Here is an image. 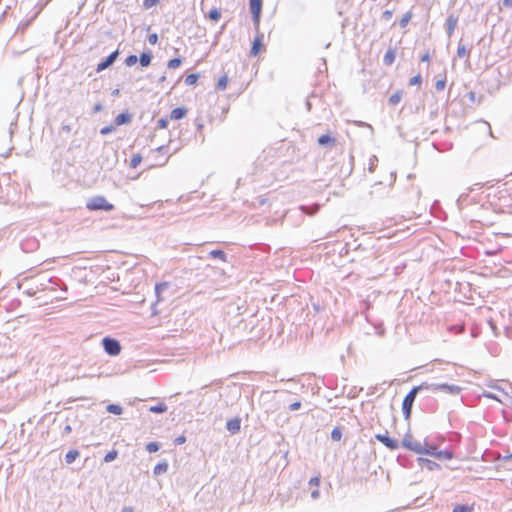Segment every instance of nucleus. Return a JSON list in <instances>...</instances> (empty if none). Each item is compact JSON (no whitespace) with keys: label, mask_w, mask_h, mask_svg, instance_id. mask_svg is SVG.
<instances>
[{"label":"nucleus","mask_w":512,"mask_h":512,"mask_svg":"<svg viewBox=\"0 0 512 512\" xmlns=\"http://www.w3.org/2000/svg\"><path fill=\"white\" fill-rule=\"evenodd\" d=\"M503 6L512 8V0H503Z\"/></svg>","instance_id":"5fc2aeb1"},{"label":"nucleus","mask_w":512,"mask_h":512,"mask_svg":"<svg viewBox=\"0 0 512 512\" xmlns=\"http://www.w3.org/2000/svg\"><path fill=\"white\" fill-rule=\"evenodd\" d=\"M80 453L76 449L69 450L65 455V462L67 464H72L78 457Z\"/></svg>","instance_id":"412c9836"},{"label":"nucleus","mask_w":512,"mask_h":512,"mask_svg":"<svg viewBox=\"0 0 512 512\" xmlns=\"http://www.w3.org/2000/svg\"><path fill=\"white\" fill-rule=\"evenodd\" d=\"M438 451L439 450L437 449V447L435 445L428 444L427 440L425 439V446H424V451H422V455L425 454V455L436 457Z\"/></svg>","instance_id":"6ab92c4d"},{"label":"nucleus","mask_w":512,"mask_h":512,"mask_svg":"<svg viewBox=\"0 0 512 512\" xmlns=\"http://www.w3.org/2000/svg\"><path fill=\"white\" fill-rule=\"evenodd\" d=\"M424 388H427L426 383H421L420 385L413 387L404 397L402 402V412L405 420H408L411 417L412 407L416 396L420 391L425 390Z\"/></svg>","instance_id":"f257e3e1"},{"label":"nucleus","mask_w":512,"mask_h":512,"mask_svg":"<svg viewBox=\"0 0 512 512\" xmlns=\"http://www.w3.org/2000/svg\"><path fill=\"white\" fill-rule=\"evenodd\" d=\"M117 456H118V452L116 450H112L104 456V462H106V463L112 462L117 458Z\"/></svg>","instance_id":"72a5a7b5"},{"label":"nucleus","mask_w":512,"mask_h":512,"mask_svg":"<svg viewBox=\"0 0 512 512\" xmlns=\"http://www.w3.org/2000/svg\"><path fill=\"white\" fill-rule=\"evenodd\" d=\"M152 52L151 51H143L138 58L140 65L142 67H148L152 60Z\"/></svg>","instance_id":"2eb2a0df"},{"label":"nucleus","mask_w":512,"mask_h":512,"mask_svg":"<svg viewBox=\"0 0 512 512\" xmlns=\"http://www.w3.org/2000/svg\"><path fill=\"white\" fill-rule=\"evenodd\" d=\"M168 289V284L167 283H160V284H156L155 286V293L158 297V300H160V295L162 294L163 291L167 290Z\"/></svg>","instance_id":"c85d7f7f"},{"label":"nucleus","mask_w":512,"mask_h":512,"mask_svg":"<svg viewBox=\"0 0 512 512\" xmlns=\"http://www.w3.org/2000/svg\"><path fill=\"white\" fill-rule=\"evenodd\" d=\"M226 429L233 435L237 434L241 429V419L239 417H235L228 420L226 423Z\"/></svg>","instance_id":"1a4fd4ad"},{"label":"nucleus","mask_w":512,"mask_h":512,"mask_svg":"<svg viewBox=\"0 0 512 512\" xmlns=\"http://www.w3.org/2000/svg\"><path fill=\"white\" fill-rule=\"evenodd\" d=\"M310 486H314V487H318L319 484H320V477L319 476H315V477H312L310 480H309V483H308Z\"/></svg>","instance_id":"a18cd8bd"},{"label":"nucleus","mask_w":512,"mask_h":512,"mask_svg":"<svg viewBox=\"0 0 512 512\" xmlns=\"http://www.w3.org/2000/svg\"><path fill=\"white\" fill-rule=\"evenodd\" d=\"M71 431H72V427H71V425L66 424V425L64 426V428H63L62 434H63V435H68V434H70V433H71Z\"/></svg>","instance_id":"3c124183"},{"label":"nucleus","mask_w":512,"mask_h":512,"mask_svg":"<svg viewBox=\"0 0 512 512\" xmlns=\"http://www.w3.org/2000/svg\"><path fill=\"white\" fill-rule=\"evenodd\" d=\"M249 5L253 23L256 27H258L262 11V0H249Z\"/></svg>","instance_id":"423d86ee"},{"label":"nucleus","mask_w":512,"mask_h":512,"mask_svg":"<svg viewBox=\"0 0 512 512\" xmlns=\"http://www.w3.org/2000/svg\"><path fill=\"white\" fill-rule=\"evenodd\" d=\"M402 99V91H396L395 93H393L389 99H388V102L390 105H397Z\"/></svg>","instance_id":"5701e85b"},{"label":"nucleus","mask_w":512,"mask_h":512,"mask_svg":"<svg viewBox=\"0 0 512 512\" xmlns=\"http://www.w3.org/2000/svg\"><path fill=\"white\" fill-rule=\"evenodd\" d=\"M160 0H144L143 1V7L145 9H150L153 6H156L159 3Z\"/></svg>","instance_id":"58836bf2"},{"label":"nucleus","mask_w":512,"mask_h":512,"mask_svg":"<svg viewBox=\"0 0 512 512\" xmlns=\"http://www.w3.org/2000/svg\"><path fill=\"white\" fill-rule=\"evenodd\" d=\"M510 459H512V453L503 458L504 461H508Z\"/></svg>","instance_id":"052dcab7"},{"label":"nucleus","mask_w":512,"mask_h":512,"mask_svg":"<svg viewBox=\"0 0 512 512\" xmlns=\"http://www.w3.org/2000/svg\"><path fill=\"white\" fill-rule=\"evenodd\" d=\"M457 21L458 19L452 14L447 17L445 26L449 37L454 33L457 26Z\"/></svg>","instance_id":"9b49d317"},{"label":"nucleus","mask_w":512,"mask_h":512,"mask_svg":"<svg viewBox=\"0 0 512 512\" xmlns=\"http://www.w3.org/2000/svg\"><path fill=\"white\" fill-rule=\"evenodd\" d=\"M168 470V463L164 460L162 462H159L153 469V474L155 476L162 475L166 473Z\"/></svg>","instance_id":"a211bd4d"},{"label":"nucleus","mask_w":512,"mask_h":512,"mask_svg":"<svg viewBox=\"0 0 512 512\" xmlns=\"http://www.w3.org/2000/svg\"><path fill=\"white\" fill-rule=\"evenodd\" d=\"M168 126V119L167 118H160L157 121V128L158 129H165Z\"/></svg>","instance_id":"79ce46f5"},{"label":"nucleus","mask_w":512,"mask_h":512,"mask_svg":"<svg viewBox=\"0 0 512 512\" xmlns=\"http://www.w3.org/2000/svg\"><path fill=\"white\" fill-rule=\"evenodd\" d=\"M392 15H393V11L391 10H385L383 13H382V19L388 21L392 18Z\"/></svg>","instance_id":"09e8293b"},{"label":"nucleus","mask_w":512,"mask_h":512,"mask_svg":"<svg viewBox=\"0 0 512 512\" xmlns=\"http://www.w3.org/2000/svg\"><path fill=\"white\" fill-rule=\"evenodd\" d=\"M186 442V437L184 435H180L176 437L173 441L175 445H182Z\"/></svg>","instance_id":"de8ad7c7"},{"label":"nucleus","mask_w":512,"mask_h":512,"mask_svg":"<svg viewBox=\"0 0 512 512\" xmlns=\"http://www.w3.org/2000/svg\"><path fill=\"white\" fill-rule=\"evenodd\" d=\"M429 59H430V56H429V54H428V53H425V54H424V55H422V57H421V61H422V62H427V61H429Z\"/></svg>","instance_id":"6e6d98bb"},{"label":"nucleus","mask_w":512,"mask_h":512,"mask_svg":"<svg viewBox=\"0 0 512 512\" xmlns=\"http://www.w3.org/2000/svg\"><path fill=\"white\" fill-rule=\"evenodd\" d=\"M111 95L114 96V97H117L120 95V90L119 89H114L112 92H111Z\"/></svg>","instance_id":"4d7b16f0"},{"label":"nucleus","mask_w":512,"mask_h":512,"mask_svg":"<svg viewBox=\"0 0 512 512\" xmlns=\"http://www.w3.org/2000/svg\"><path fill=\"white\" fill-rule=\"evenodd\" d=\"M317 142L320 146H332L335 144V138L329 134H323L318 138Z\"/></svg>","instance_id":"dca6fc26"},{"label":"nucleus","mask_w":512,"mask_h":512,"mask_svg":"<svg viewBox=\"0 0 512 512\" xmlns=\"http://www.w3.org/2000/svg\"><path fill=\"white\" fill-rule=\"evenodd\" d=\"M102 109H103L102 104L97 103V104H95V105H94V107H93V112L97 113V112L102 111Z\"/></svg>","instance_id":"864d4df0"},{"label":"nucleus","mask_w":512,"mask_h":512,"mask_svg":"<svg viewBox=\"0 0 512 512\" xmlns=\"http://www.w3.org/2000/svg\"><path fill=\"white\" fill-rule=\"evenodd\" d=\"M138 61V57L136 55H129L126 59H125V64L128 66V67H131L133 65H135Z\"/></svg>","instance_id":"f704fd0d"},{"label":"nucleus","mask_w":512,"mask_h":512,"mask_svg":"<svg viewBox=\"0 0 512 512\" xmlns=\"http://www.w3.org/2000/svg\"><path fill=\"white\" fill-rule=\"evenodd\" d=\"M148 42L151 45H155L158 42V35L156 33H152L148 36Z\"/></svg>","instance_id":"49530a36"},{"label":"nucleus","mask_w":512,"mask_h":512,"mask_svg":"<svg viewBox=\"0 0 512 512\" xmlns=\"http://www.w3.org/2000/svg\"><path fill=\"white\" fill-rule=\"evenodd\" d=\"M342 438V431L339 427H335L331 432V439L333 441H340Z\"/></svg>","instance_id":"7c9ffc66"},{"label":"nucleus","mask_w":512,"mask_h":512,"mask_svg":"<svg viewBox=\"0 0 512 512\" xmlns=\"http://www.w3.org/2000/svg\"><path fill=\"white\" fill-rule=\"evenodd\" d=\"M114 130H115V128L112 125L105 126V127L101 128L100 134L108 135V134L112 133Z\"/></svg>","instance_id":"37998d69"},{"label":"nucleus","mask_w":512,"mask_h":512,"mask_svg":"<svg viewBox=\"0 0 512 512\" xmlns=\"http://www.w3.org/2000/svg\"><path fill=\"white\" fill-rule=\"evenodd\" d=\"M118 55H119L118 50H115L114 52L109 54L104 60H102L100 63H98L96 70L98 72H100V71H103V70L107 69L108 67H110L116 61Z\"/></svg>","instance_id":"6e6552de"},{"label":"nucleus","mask_w":512,"mask_h":512,"mask_svg":"<svg viewBox=\"0 0 512 512\" xmlns=\"http://www.w3.org/2000/svg\"><path fill=\"white\" fill-rule=\"evenodd\" d=\"M131 118V114L128 112H122L115 117L114 123L117 126L125 125L131 121Z\"/></svg>","instance_id":"ddd939ff"},{"label":"nucleus","mask_w":512,"mask_h":512,"mask_svg":"<svg viewBox=\"0 0 512 512\" xmlns=\"http://www.w3.org/2000/svg\"><path fill=\"white\" fill-rule=\"evenodd\" d=\"M378 161L377 157L376 156H372L370 158V166H369V171L370 172H373L374 171V168L376 166V162Z\"/></svg>","instance_id":"8fccbe9b"},{"label":"nucleus","mask_w":512,"mask_h":512,"mask_svg":"<svg viewBox=\"0 0 512 512\" xmlns=\"http://www.w3.org/2000/svg\"><path fill=\"white\" fill-rule=\"evenodd\" d=\"M86 208L90 211H112L114 209V205L109 203L104 196L98 195L87 201Z\"/></svg>","instance_id":"7ed1b4c3"},{"label":"nucleus","mask_w":512,"mask_h":512,"mask_svg":"<svg viewBox=\"0 0 512 512\" xmlns=\"http://www.w3.org/2000/svg\"><path fill=\"white\" fill-rule=\"evenodd\" d=\"M228 84V77L226 75L219 78L217 83V89L225 90Z\"/></svg>","instance_id":"2f4dec72"},{"label":"nucleus","mask_w":512,"mask_h":512,"mask_svg":"<svg viewBox=\"0 0 512 512\" xmlns=\"http://www.w3.org/2000/svg\"><path fill=\"white\" fill-rule=\"evenodd\" d=\"M452 512H472V508L467 505H456Z\"/></svg>","instance_id":"c9c22d12"},{"label":"nucleus","mask_w":512,"mask_h":512,"mask_svg":"<svg viewBox=\"0 0 512 512\" xmlns=\"http://www.w3.org/2000/svg\"><path fill=\"white\" fill-rule=\"evenodd\" d=\"M301 209H302L305 213H307V214H313V213L315 212V211H313V212H309V211H308V207H306V206H302V207H301Z\"/></svg>","instance_id":"13d9d810"},{"label":"nucleus","mask_w":512,"mask_h":512,"mask_svg":"<svg viewBox=\"0 0 512 512\" xmlns=\"http://www.w3.org/2000/svg\"><path fill=\"white\" fill-rule=\"evenodd\" d=\"M211 258L219 259L223 262H227V254L220 249H215L209 252Z\"/></svg>","instance_id":"aec40b11"},{"label":"nucleus","mask_w":512,"mask_h":512,"mask_svg":"<svg viewBox=\"0 0 512 512\" xmlns=\"http://www.w3.org/2000/svg\"><path fill=\"white\" fill-rule=\"evenodd\" d=\"M106 409L109 413L115 415H120L123 412V408L117 404H109Z\"/></svg>","instance_id":"a878e982"},{"label":"nucleus","mask_w":512,"mask_h":512,"mask_svg":"<svg viewBox=\"0 0 512 512\" xmlns=\"http://www.w3.org/2000/svg\"><path fill=\"white\" fill-rule=\"evenodd\" d=\"M422 82V77L420 74H417L415 75L414 77H412L409 81V85L411 86H414V85H420Z\"/></svg>","instance_id":"ea45409f"},{"label":"nucleus","mask_w":512,"mask_h":512,"mask_svg":"<svg viewBox=\"0 0 512 512\" xmlns=\"http://www.w3.org/2000/svg\"><path fill=\"white\" fill-rule=\"evenodd\" d=\"M435 458L438 460H450L453 458V452L450 450H441L437 452Z\"/></svg>","instance_id":"4be33fe9"},{"label":"nucleus","mask_w":512,"mask_h":512,"mask_svg":"<svg viewBox=\"0 0 512 512\" xmlns=\"http://www.w3.org/2000/svg\"><path fill=\"white\" fill-rule=\"evenodd\" d=\"M320 497V492H319V489L316 487V489H314L312 492H311V498L316 500Z\"/></svg>","instance_id":"603ef678"},{"label":"nucleus","mask_w":512,"mask_h":512,"mask_svg":"<svg viewBox=\"0 0 512 512\" xmlns=\"http://www.w3.org/2000/svg\"><path fill=\"white\" fill-rule=\"evenodd\" d=\"M411 18H412V12L411 11H408L407 13H405L403 15V17L399 21L400 27L401 28H405L407 26V24L409 23V21L411 20Z\"/></svg>","instance_id":"bb28decb"},{"label":"nucleus","mask_w":512,"mask_h":512,"mask_svg":"<svg viewBox=\"0 0 512 512\" xmlns=\"http://www.w3.org/2000/svg\"><path fill=\"white\" fill-rule=\"evenodd\" d=\"M427 385V388H424L425 390H431L433 392H443L448 395L456 396L460 394L462 391V388L458 385L454 384H448V383H428L425 382Z\"/></svg>","instance_id":"f03ea898"},{"label":"nucleus","mask_w":512,"mask_h":512,"mask_svg":"<svg viewBox=\"0 0 512 512\" xmlns=\"http://www.w3.org/2000/svg\"><path fill=\"white\" fill-rule=\"evenodd\" d=\"M141 160L142 157L139 154L134 155L130 160V166L132 168H136L140 164Z\"/></svg>","instance_id":"e433bc0d"},{"label":"nucleus","mask_w":512,"mask_h":512,"mask_svg":"<svg viewBox=\"0 0 512 512\" xmlns=\"http://www.w3.org/2000/svg\"><path fill=\"white\" fill-rule=\"evenodd\" d=\"M395 58H396V51H395V49L389 48L386 51V53H385V55L383 57L384 65L391 66L394 63Z\"/></svg>","instance_id":"4468645a"},{"label":"nucleus","mask_w":512,"mask_h":512,"mask_svg":"<svg viewBox=\"0 0 512 512\" xmlns=\"http://www.w3.org/2000/svg\"><path fill=\"white\" fill-rule=\"evenodd\" d=\"M445 86H446V80L445 79L437 80L436 83H435V89L437 91L444 90Z\"/></svg>","instance_id":"a19ab883"},{"label":"nucleus","mask_w":512,"mask_h":512,"mask_svg":"<svg viewBox=\"0 0 512 512\" xmlns=\"http://www.w3.org/2000/svg\"><path fill=\"white\" fill-rule=\"evenodd\" d=\"M208 17L211 21L217 22L221 18V12L217 8H213L209 11Z\"/></svg>","instance_id":"393cba45"},{"label":"nucleus","mask_w":512,"mask_h":512,"mask_svg":"<svg viewBox=\"0 0 512 512\" xmlns=\"http://www.w3.org/2000/svg\"><path fill=\"white\" fill-rule=\"evenodd\" d=\"M301 405L302 404L300 401H295V402L291 403L288 408L290 411H296L301 408Z\"/></svg>","instance_id":"c03bdc74"},{"label":"nucleus","mask_w":512,"mask_h":512,"mask_svg":"<svg viewBox=\"0 0 512 512\" xmlns=\"http://www.w3.org/2000/svg\"><path fill=\"white\" fill-rule=\"evenodd\" d=\"M122 512H133L131 508L125 507L122 509Z\"/></svg>","instance_id":"680f3d73"},{"label":"nucleus","mask_w":512,"mask_h":512,"mask_svg":"<svg viewBox=\"0 0 512 512\" xmlns=\"http://www.w3.org/2000/svg\"><path fill=\"white\" fill-rule=\"evenodd\" d=\"M262 38H263L262 34L255 37V39L252 43L251 50H250V54L252 56H257L259 54L260 49L262 47Z\"/></svg>","instance_id":"f8f14e48"},{"label":"nucleus","mask_w":512,"mask_h":512,"mask_svg":"<svg viewBox=\"0 0 512 512\" xmlns=\"http://www.w3.org/2000/svg\"><path fill=\"white\" fill-rule=\"evenodd\" d=\"M402 446L407 450L422 455V451H424L425 442L421 443L420 441L414 439V437L410 433H407L403 437Z\"/></svg>","instance_id":"20e7f679"},{"label":"nucleus","mask_w":512,"mask_h":512,"mask_svg":"<svg viewBox=\"0 0 512 512\" xmlns=\"http://www.w3.org/2000/svg\"><path fill=\"white\" fill-rule=\"evenodd\" d=\"M467 53L468 52H467L466 47L464 45H462L461 43H459L458 48H457V56L459 58H463L464 56L467 55Z\"/></svg>","instance_id":"4c0bfd02"},{"label":"nucleus","mask_w":512,"mask_h":512,"mask_svg":"<svg viewBox=\"0 0 512 512\" xmlns=\"http://www.w3.org/2000/svg\"><path fill=\"white\" fill-rule=\"evenodd\" d=\"M469 96H470V99H472V100H473V99H474V97H475V94H474L473 92H471V93L469 94Z\"/></svg>","instance_id":"e2e57ef3"},{"label":"nucleus","mask_w":512,"mask_h":512,"mask_svg":"<svg viewBox=\"0 0 512 512\" xmlns=\"http://www.w3.org/2000/svg\"><path fill=\"white\" fill-rule=\"evenodd\" d=\"M62 129H63L64 131H66V132H70V126H68V125H64V126L62 127Z\"/></svg>","instance_id":"bf43d9fd"},{"label":"nucleus","mask_w":512,"mask_h":512,"mask_svg":"<svg viewBox=\"0 0 512 512\" xmlns=\"http://www.w3.org/2000/svg\"><path fill=\"white\" fill-rule=\"evenodd\" d=\"M187 110L183 107H177L173 109L170 113V118L172 120H180L185 117Z\"/></svg>","instance_id":"f3484780"},{"label":"nucleus","mask_w":512,"mask_h":512,"mask_svg":"<svg viewBox=\"0 0 512 512\" xmlns=\"http://www.w3.org/2000/svg\"><path fill=\"white\" fill-rule=\"evenodd\" d=\"M165 79H166V77H165V76H162V77L160 78V80H159V81H160V82H163V81H165Z\"/></svg>","instance_id":"0e129e2a"},{"label":"nucleus","mask_w":512,"mask_h":512,"mask_svg":"<svg viewBox=\"0 0 512 512\" xmlns=\"http://www.w3.org/2000/svg\"><path fill=\"white\" fill-rule=\"evenodd\" d=\"M418 464L420 467H426L428 470L433 471L440 468V465L432 460H429L427 458H418Z\"/></svg>","instance_id":"9d476101"},{"label":"nucleus","mask_w":512,"mask_h":512,"mask_svg":"<svg viewBox=\"0 0 512 512\" xmlns=\"http://www.w3.org/2000/svg\"><path fill=\"white\" fill-rule=\"evenodd\" d=\"M160 449V444L158 442H150L146 445V450L149 453H155Z\"/></svg>","instance_id":"473e14b6"},{"label":"nucleus","mask_w":512,"mask_h":512,"mask_svg":"<svg viewBox=\"0 0 512 512\" xmlns=\"http://www.w3.org/2000/svg\"><path fill=\"white\" fill-rule=\"evenodd\" d=\"M167 405L164 404V403H159L158 405H155V406H151L149 408V411L152 412V413H157V414H161V413H165L167 411Z\"/></svg>","instance_id":"b1692460"},{"label":"nucleus","mask_w":512,"mask_h":512,"mask_svg":"<svg viewBox=\"0 0 512 512\" xmlns=\"http://www.w3.org/2000/svg\"><path fill=\"white\" fill-rule=\"evenodd\" d=\"M375 438L390 450H396L399 448L398 441L389 437L387 434H376Z\"/></svg>","instance_id":"0eeeda50"},{"label":"nucleus","mask_w":512,"mask_h":512,"mask_svg":"<svg viewBox=\"0 0 512 512\" xmlns=\"http://www.w3.org/2000/svg\"><path fill=\"white\" fill-rule=\"evenodd\" d=\"M182 63V60L181 58H173V59H170L167 63V67L169 69H175V68H178Z\"/></svg>","instance_id":"c756f323"},{"label":"nucleus","mask_w":512,"mask_h":512,"mask_svg":"<svg viewBox=\"0 0 512 512\" xmlns=\"http://www.w3.org/2000/svg\"><path fill=\"white\" fill-rule=\"evenodd\" d=\"M198 79H199V75L198 74L191 73V74L186 76L185 84L189 85V86L194 85L198 81Z\"/></svg>","instance_id":"cd10ccee"},{"label":"nucleus","mask_w":512,"mask_h":512,"mask_svg":"<svg viewBox=\"0 0 512 512\" xmlns=\"http://www.w3.org/2000/svg\"><path fill=\"white\" fill-rule=\"evenodd\" d=\"M104 351L110 356H117L121 352V345L117 339L104 337L102 340Z\"/></svg>","instance_id":"39448f33"}]
</instances>
